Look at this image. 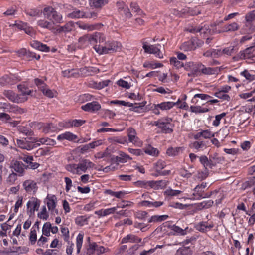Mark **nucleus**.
Returning a JSON list of instances; mask_svg holds the SVG:
<instances>
[{
  "mask_svg": "<svg viewBox=\"0 0 255 255\" xmlns=\"http://www.w3.org/2000/svg\"><path fill=\"white\" fill-rule=\"evenodd\" d=\"M121 43L115 41L105 42V45H95L93 48L100 55L113 53L119 51L121 49Z\"/></svg>",
  "mask_w": 255,
  "mask_h": 255,
  "instance_id": "nucleus-1",
  "label": "nucleus"
},
{
  "mask_svg": "<svg viewBox=\"0 0 255 255\" xmlns=\"http://www.w3.org/2000/svg\"><path fill=\"white\" fill-rule=\"evenodd\" d=\"M43 13L45 18L55 23H61L63 22L62 15L57 12L53 8L48 6L43 9Z\"/></svg>",
  "mask_w": 255,
  "mask_h": 255,
  "instance_id": "nucleus-2",
  "label": "nucleus"
},
{
  "mask_svg": "<svg viewBox=\"0 0 255 255\" xmlns=\"http://www.w3.org/2000/svg\"><path fill=\"white\" fill-rule=\"evenodd\" d=\"M204 42L201 40L196 38H192L186 41L180 46V49L184 51H191L195 50L197 47H201Z\"/></svg>",
  "mask_w": 255,
  "mask_h": 255,
  "instance_id": "nucleus-3",
  "label": "nucleus"
},
{
  "mask_svg": "<svg viewBox=\"0 0 255 255\" xmlns=\"http://www.w3.org/2000/svg\"><path fill=\"white\" fill-rule=\"evenodd\" d=\"M161 46L159 44L154 45H147L146 43L143 44L142 48L146 53L154 54L155 57L159 58H163V54L160 50Z\"/></svg>",
  "mask_w": 255,
  "mask_h": 255,
  "instance_id": "nucleus-4",
  "label": "nucleus"
},
{
  "mask_svg": "<svg viewBox=\"0 0 255 255\" xmlns=\"http://www.w3.org/2000/svg\"><path fill=\"white\" fill-rule=\"evenodd\" d=\"M41 201L37 198L32 197L26 204L27 213L29 216L34 215L35 212L37 211L39 208Z\"/></svg>",
  "mask_w": 255,
  "mask_h": 255,
  "instance_id": "nucleus-5",
  "label": "nucleus"
},
{
  "mask_svg": "<svg viewBox=\"0 0 255 255\" xmlns=\"http://www.w3.org/2000/svg\"><path fill=\"white\" fill-rule=\"evenodd\" d=\"M35 128L45 134L55 132L57 129V128L51 123H37L35 124Z\"/></svg>",
  "mask_w": 255,
  "mask_h": 255,
  "instance_id": "nucleus-6",
  "label": "nucleus"
},
{
  "mask_svg": "<svg viewBox=\"0 0 255 255\" xmlns=\"http://www.w3.org/2000/svg\"><path fill=\"white\" fill-rule=\"evenodd\" d=\"M196 66L199 71H201L203 74L208 75H217L222 69L221 67H207L201 63H197Z\"/></svg>",
  "mask_w": 255,
  "mask_h": 255,
  "instance_id": "nucleus-7",
  "label": "nucleus"
},
{
  "mask_svg": "<svg viewBox=\"0 0 255 255\" xmlns=\"http://www.w3.org/2000/svg\"><path fill=\"white\" fill-rule=\"evenodd\" d=\"M172 119L170 118H165L161 119L160 124L158 128L161 129V132L165 134L171 133L173 130L172 125L171 123Z\"/></svg>",
  "mask_w": 255,
  "mask_h": 255,
  "instance_id": "nucleus-8",
  "label": "nucleus"
},
{
  "mask_svg": "<svg viewBox=\"0 0 255 255\" xmlns=\"http://www.w3.org/2000/svg\"><path fill=\"white\" fill-rule=\"evenodd\" d=\"M10 26H16L18 29L23 30L25 33L31 36L35 34L33 28L30 26L27 23L21 21H15V23L11 25Z\"/></svg>",
  "mask_w": 255,
  "mask_h": 255,
  "instance_id": "nucleus-9",
  "label": "nucleus"
},
{
  "mask_svg": "<svg viewBox=\"0 0 255 255\" xmlns=\"http://www.w3.org/2000/svg\"><path fill=\"white\" fill-rule=\"evenodd\" d=\"M30 142L24 139H16V144L18 147L26 149L27 150H31L34 148H36L40 145V143Z\"/></svg>",
  "mask_w": 255,
  "mask_h": 255,
  "instance_id": "nucleus-10",
  "label": "nucleus"
},
{
  "mask_svg": "<svg viewBox=\"0 0 255 255\" xmlns=\"http://www.w3.org/2000/svg\"><path fill=\"white\" fill-rule=\"evenodd\" d=\"M68 16L71 18H91L96 17V13L94 12L86 13L82 11L76 9L68 14Z\"/></svg>",
  "mask_w": 255,
  "mask_h": 255,
  "instance_id": "nucleus-11",
  "label": "nucleus"
},
{
  "mask_svg": "<svg viewBox=\"0 0 255 255\" xmlns=\"http://www.w3.org/2000/svg\"><path fill=\"white\" fill-rule=\"evenodd\" d=\"M45 202L47 205L48 209L51 213L56 212L58 213V211L56 209L57 205V198L54 195L48 194L46 199Z\"/></svg>",
  "mask_w": 255,
  "mask_h": 255,
  "instance_id": "nucleus-12",
  "label": "nucleus"
},
{
  "mask_svg": "<svg viewBox=\"0 0 255 255\" xmlns=\"http://www.w3.org/2000/svg\"><path fill=\"white\" fill-rule=\"evenodd\" d=\"M77 164L78 175L86 172L88 169L92 168L94 166V164L87 159L83 160Z\"/></svg>",
  "mask_w": 255,
  "mask_h": 255,
  "instance_id": "nucleus-13",
  "label": "nucleus"
},
{
  "mask_svg": "<svg viewBox=\"0 0 255 255\" xmlns=\"http://www.w3.org/2000/svg\"><path fill=\"white\" fill-rule=\"evenodd\" d=\"M255 47V42L253 45L244 50L240 52L241 59H250L255 57V51L253 48Z\"/></svg>",
  "mask_w": 255,
  "mask_h": 255,
  "instance_id": "nucleus-14",
  "label": "nucleus"
},
{
  "mask_svg": "<svg viewBox=\"0 0 255 255\" xmlns=\"http://www.w3.org/2000/svg\"><path fill=\"white\" fill-rule=\"evenodd\" d=\"M128 136L130 142L137 146H141L142 142L136 136V132L134 129L131 128H129L128 129Z\"/></svg>",
  "mask_w": 255,
  "mask_h": 255,
  "instance_id": "nucleus-15",
  "label": "nucleus"
},
{
  "mask_svg": "<svg viewBox=\"0 0 255 255\" xmlns=\"http://www.w3.org/2000/svg\"><path fill=\"white\" fill-rule=\"evenodd\" d=\"M23 187L28 194H35L38 189L36 182L32 180L25 181Z\"/></svg>",
  "mask_w": 255,
  "mask_h": 255,
  "instance_id": "nucleus-16",
  "label": "nucleus"
},
{
  "mask_svg": "<svg viewBox=\"0 0 255 255\" xmlns=\"http://www.w3.org/2000/svg\"><path fill=\"white\" fill-rule=\"evenodd\" d=\"M17 88L20 93L18 94L19 98H22L21 103H24L28 100V96L32 93V90L23 85H18Z\"/></svg>",
  "mask_w": 255,
  "mask_h": 255,
  "instance_id": "nucleus-17",
  "label": "nucleus"
},
{
  "mask_svg": "<svg viewBox=\"0 0 255 255\" xmlns=\"http://www.w3.org/2000/svg\"><path fill=\"white\" fill-rule=\"evenodd\" d=\"M214 227L213 222L202 221L198 223L195 226L196 230L202 233H206L211 230Z\"/></svg>",
  "mask_w": 255,
  "mask_h": 255,
  "instance_id": "nucleus-18",
  "label": "nucleus"
},
{
  "mask_svg": "<svg viewBox=\"0 0 255 255\" xmlns=\"http://www.w3.org/2000/svg\"><path fill=\"white\" fill-rule=\"evenodd\" d=\"M163 204V201H156L153 199H151V200H143L139 203V205L142 207L156 208L160 207L162 206Z\"/></svg>",
  "mask_w": 255,
  "mask_h": 255,
  "instance_id": "nucleus-19",
  "label": "nucleus"
},
{
  "mask_svg": "<svg viewBox=\"0 0 255 255\" xmlns=\"http://www.w3.org/2000/svg\"><path fill=\"white\" fill-rule=\"evenodd\" d=\"M101 108V105L97 101H93L88 103L81 107L83 110L90 112H97L99 111Z\"/></svg>",
  "mask_w": 255,
  "mask_h": 255,
  "instance_id": "nucleus-20",
  "label": "nucleus"
},
{
  "mask_svg": "<svg viewBox=\"0 0 255 255\" xmlns=\"http://www.w3.org/2000/svg\"><path fill=\"white\" fill-rule=\"evenodd\" d=\"M3 94L9 101L13 103H21V101L23 100L22 98L18 97V94L10 90H4Z\"/></svg>",
  "mask_w": 255,
  "mask_h": 255,
  "instance_id": "nucleus-21",
  "label": "nucleus"
},
{
  "mask_svg": "<svg viewBox=\"0 0 255 255\" xmlns=\"http://www.w3.org/2000/svg\"><path fill=\"white\" fill-rule=\"evenodd\" d=\"M15 80L20 81V78L14 75L8 76L4 75L0 78V85L4 86L7 85H12L15 83Z\"/></svg>",
  "mask_w": 255,
  "mask_h": 255,
  "instance_id": "nucleus-22",
  "label": "nucleus"
},
{
  "mask_svg": "<svg viewBox=\"0 0 255 255\" xmlns=\"http://www.w3.org/2000/svg\"><path fill=\"white\" fill-rule=\"evenodd\" d=\"M132 158L130 156L126 154L125 153L120 151L119 155L117 156H113L111 157V162H115L118 164L119 163H125L128 161L131 160Z\"/></svg>",
  "mask_w": 255,
  "mask_h": 255,
  "instance_id": "nucleus-23",
  "label": "nucleus"
},
{
  "mask_svg": "<svg viewBox=\"0 0 255 255\" xmlns=\"http://www.w3.org/2000/svg\"><path fill=\"white\" fill-rule=\"evenodd\" d=\"M207 186V183L202 182L200 184L197 185L193 190L192 193L194 199L196 200H200V196L205 192V189Z\"/></svg>",
  "mask_w": 255,
  "mask_h": 255,
  "instance_id": "nucleus-24",
  "label": "nucleus"
},
{
  "mask_svg": "<svg viewBox=\"0 0 255 255\" xmlns=\"http://www.w3.org/2000/svg\"><path fill=\"white\" fill-rule=\"evenodd\" d=\"M73 28V24L72 22L67 23L64 26H59L55 27L54 26V30L53 33L55 34H59L61 33H66L71 31Z\"/></svg>",
  "mask_w": 255,
  "mask_h": 255,
  "instance_id": "nucleus-25",
  "label": "nucleus"
},
{
  "mask_svg": "<svg viewBox=\"0 0 255 255\" xmlns=\"http://www.w3.org/2000/svg\"><path fill=\"white\" fill-rule=\"evenodd\" d=\"M117 7L118 11L121 14H124L128 18H130L132 17V14L130 12L128 7L122 1H118L117 2Z\"/></svg>",
  "mask_w": 255,
  "mask_h": 255,
  "instance_id": "nucleus-26",
  "label": "nucleus"
},
{
  "mask_svg": "<svg viewBox=\"0 0 255 255\" xmlns=\"http://www.w3.org/2000/svg\"><path fill=\"white\" fill-rule=\"evenodd\" d=\"M208 141L199 139L192 142L190 147L197 151H203L207 147Z\"/></svg>",
  "mask_w": 255,
  "mask_h": 255,
  "instance_id": "nucleus-27",
  "label": "nucleus"
},
{
  "mask_svg": "<svg viewBox=\"0 0 255 255\" xmlns=\"http://www.w3.org/2000/svg\"><path fill=\"white\" fill-rule=\"evenodd\" d=\"M10 167L18 173L19 176L23 175L25 169L26 168L22 162L18 161H12Z\"/></svg>",
  "mask_w": 255,
  "mask_h": 255,
  "instance_id": "nucleus-28",
  "label": "nucleus"
},
{
  "mask_svg": "<svg viewBox=\"0 0 255 255\" xmlns=\"http://www.w3.org/2000/svg\"><path fill=\"white\" fill-rule=\"evenodd\" d=\"M214 136V133L212 132L210 130H201L200 132L194 134L193 137L195 140L200 139L201 137L204 139H210Z\"/></svg>",
  "mask_w": 255,
  "mask_h": 255,
  "instance_id": "nucleus-29",
  "label": "nucleus"
},
{
  "mask_svg": "<svg viewBox=\"0 0 255 255\" xmlns=\"http://www.w3.org/2000/svg\"><path fill=\"white\" fill-rule=\"evenodd\" d=\"M141 238L138 236L130 234L127 235L126 236L123 238L121 241L122 244L132 243H138L141 242Z\"/></svg>",
  "mask_w": 255,
  "mask_h": 255,
  "instance_id": "nucleus-30",
  "label": "nucleus"
},
{
  "mask_svg": "<svg viewBox=\"0 0 255 255\" xmlns=\"http://www.w3.org/2000/svg\"><path fill=\"white\" fill-rule=\"evenodd\" d=\"M77 138L78 137L76 135L74 134L72 132L66 131L58 135L57 139L59 141L67 140L69 141H73L77 139Z\"/></svg>",
  "mask_w": 255,
  "mask_h": 255,
  "instance_id": "nucleus-31",
  "label": "nucleus"
},
{
  "mask_svg": "<svg viewBox=\"0 0 255 255\" xmlns=\"http://www.w3.org/2000/svg\"><path fill=\"white\" fill-rule=\"evenodd\" d=\"M184 149V147H170L167 149L166 153L169 156H176L183 153Z\"/></svg>",
  "mask_w": 255,
  "mask_h": 255,
  "instance_id": "nucleus-32",
  "label": "nucleus"
},
{
  "mask_svg": "<svg viewBox=\"0 0 255 255\" xmlns=\"http://www.w3.org/2000/svg\"><path fill=\"white\" fill-rule=\"evenodd\" d=\"M224 161V158L219 156L217 153H215L209 156V162L210 168L216 166L217 164L221 163Z\"/></svg>",
  "mask_w": 255,
  "mask_h": 255,
  "instance_id": "nucleus-33",
  "label": "nucleus"
},
{
  "mask_svg": "<svg viewBox=\"0 0 255 255\" xmlns=\"http://www.w3.org/2000/svg\"><path fill=\"white\" fill-rule=\"evenodd\" d=\"M37 25L40 27L47 29L53 33L54 30V23L45 20H39L37 21Z\"/></svg>",
  "mask_w": 255,
  "mask_h": 255,
  "instance_id": "nucleus-34",
  "label": "nucleus"
},
{
  "mask_svg": "<svg viewBox=\"0 0 255 255\" xmlns=\"http://www.w3.org/2000/svg\"><path fill=\"white\" fill-rule=\"evenodd\" d=\"M33 141H34L35 143H40V145L46 144L48 145L54 146L56 144L55 140L48 137L40 138L39 140L37 139H34Z\"/></svg>",
  "mask_w": 255,
  "mask_h": 255,
  "instance_id": "nucleus-35",
  "label": "nucleus"
},
{
  "mask_svg": "<svg viewBox=\"0 0 255 255\" xmlns=\"http://www.w3.org/2000/svg\"><path fill=\"white\" fill-rule=\"evenodd\" d=\"M98 69L93 67H84L79 69L80 75L86 76L92 75V73L96 72Z\"/></svg>",
  "mask_w": 255,
  "mask_h": 255,
  "instance_id": "nucleus-36",
  "label": "nucleus"
},
{
  "mask_svg": "<svg viewBox=\"0 0 255 255\" xmlns=\"http://www.w3.org/2000/svg\"><path fill=\"white\" fill-rule=\"evenodd\" d=\"M77 46L80 49H83L90 45L87 34L80 37L78 39Z\"/></svg>",
  "mask_w": 255,
  "mask_h": 255,
  "instance_id": "nucleus-37",
  "label": "nucleus"
},
{
  "mask_svg": "<svg viewBox=\"0 0 255 255\" xmlns=\"http://www.w3.org/2000/svg\"><path fill=\"white\" fill-rule=\"evenodd\" d=\"M203 56L206 57L219 58L221 57L220 50L211 49L203 53Z\"/></svg>",
  "mask_w": 255,
  "mask_h": 255,
  "instance_id": "nucleus-38",
  "label": "nucleus"
},
{
  "mask_svg": "<svg viewBox=\"0 0 255 255\" xmlns=\"http://www.w3.org/2000/svg\"><path fill=\"white\" fill-rule=\"evenodd\" d=\"M133 184L137 187L148 189L151 188L152 182L151 181L138 180L134 182Z\"/></svg>",
  "mask_w": 255,
  "mask_h": 255,
  "instance_id": "nucleus-39",
  "label": "nucleus"
},
{
  "mask_svg": "<svg viewBox=\"0 0 255 255\" xmlns=\"http://www.w3.org/2000/svg\"><path fill=\"white\" fill-rule=\"evenodd\" d=\"M169 216L167 215H153L148 220V223H156L165 221L168 218Z\"/></svg>",
  "mask_w": 255,
  "mask_h": 255,
  "instance_id": "nucleus-40",
  "label": "nucleus"
},
{
  "mask_svg": "<svg viewBox=\"0 0 255 255\" xmlns=\"http://www.w3.org/2000/svg\"><path fill=\"white\" fill-rule=\"evenodd\" d=\"M197 98H200L201 100H206L207 101V100L211 98L212 97L211 96H210L208 94H203V93L196 94L194 95V97L192 99L191 103L193 104H197L198 102V100L197 99Z\"/></svg>",
  "mask_w": 255,
  "mask_h": 255,
  "instance_id": "nucleus-41",
  "label": "nucleus"
},
{
  "mask_svg": "<svg viewBox=\"0 0 255 255\" xmlns=\"http://www.w3.org/2000/svg\"><path fill=\"white\" fill-rule=\"evenodd\" d=\"M152 182V188H156V189H162L165 187L168 182L166 180H158V181H151Z\"/></svg>",
  "mask_w": 255,
  "mask_h": 255,
  "instance_id": "nucleus-42",
  "label": "nucleus"
},
{
  "mask_svg": "<svg viewBox=\"0 0 255 255\" xmlns=\"http://www.w3.org/2000/svg\"><path fill=\"white\" fill-rule=\"evenodd\" d=\"M144 152L152 156H157L159 154V151L156 148H154L151 145H148L144 148Z\"/></svg>",
  "mask_w": 255,
  "mask_h": 255,
  "instance_id": "nucleus-43",
  "label": "nucleus"
},
{
  "mask_svg": "<svg viewBox=\"0 0 255 255\" xmlns=\"http://www.w3.org/2000/svg\"><path fill=\"white\" fill-rule=\"evenodd\" d=\"M84 234L79 233L76 237V253L79 255L83 244Z\"/></svg>",
  "mask_w": 255,
  "mask_h": 255,
  "instance_id": "nucleus-44",
  "label": "nucleus"
},
{
  "mask_svg": "<svg viewBox=\"0 0 255 255\" xmlns=\"http://www.w3.org/2000/svg\"><path fill=\"white\" fill-rule=\"evenodd\" d=\"M190 110L191 112L195 113H204L209 111V109L206 107H202L200 106H191Z\"/></svg>",
  "mask_w": 255,
  "mask_h": 255,
  "instance_id": "nucleus-45",
  "label": "nucleus"
},
{
  "mask_svg": "<svg viewBox=\"0 0 255 255\" xmlns=\"http://www.w3.org/2000/svg\"><path fill=\"white\" fill-rule=\"evenodd\" d=\"M78 25L80 29L87 30V31H92L96 29L97 27V25L96 24L89 23H79Z\"/></svg>",
  "mask_w": 255,
  "mask_h": 255,
  "instance_id": "nucleus-46",
  "label": "nucleus"
},
{
  "mask_svg": "<svg viewBox=\"0 0 255 255\" xmlns=\"http://www.w3.org/2000/svg\"><path fill=\"white\" fill-rule=\"evenodd\" d=\"M91 6L96 8L101 7L107 3V0H89Z\"/></svg>",
  "mask_w": 255,
  "mask_h": 255,
  "instance_id": "nucleus-47",
  "label": "nucleus"
},
{
  "mask_svg": "<svg viewBox=\"0 0 255 255\" xmlns=\"http://www.w3.org/2000/svg\"><path fill=\"white\" fill-rule=\"evenodd\" d=\"M41 91L42 92L43 95H44L45 96L52 98L55 97L57 94L56 92L48 88L47 85L45 86L44 88H43Z\"/></svg>",
  "mask_w": 255,
  "mask_h": 255,
  "instance_id": "nucleus-48",
  "label": "nucleus"
},
{
  "mask_svg": "<svg viewBox=\"0 0 255 255\" xmlns=\"http://www.w3.org/2000/svg\"><path fill=\"white\" fill-rule=\"evenodd\" d=\"M191 32H200L201 34H206L210 32L208 25H205L204 26L198 27L190 30Z\"/></svg>",
  "mask_w": 255,
  "mask_h": 255,
  "instance_id": "nucleus-49",
  "label": "nucleus"
},
{
  "mask_svg": "<svg viewBox=\"0 0 255 255\" xmlns=\"http://www.w3.org/2000/svg\"><path fill=\"white\" fill-rule=\"evenodd\" d=\"M239 29V25L236 22L226 24L224 26V32L235 31Z\"/></svg>",
  "mask_w": 255,
  "mask_h": 255,
  "instance_id": "nucleus-50",
  "label": "nucleus"
},
{
  "mask_svg": "<svg viewBox=\"0 0 255 255\" xmlns=\"http://www.w3.org/2000/svg\"><path fill=\"white\" fill-rule=\"evenodd\" d=\"M166 166V162L162 160H158L156 163L154 164V168L157 173L164 169Z\"/></svg>",
  "mask_w": 255,
  "mask_h": 255,
  "instance_id": "nucleus-51",
  "label": "nucleus"
},
{
  "mask_svg": "<svg viewBox=\"0 0 255 255\" xmlns=\"http://www.w3.org/2000/svg\"><path fill=\"white\" fill-rule=\"evenodd\" d=\"M75 223L79 226H83L88 224V218L86 216H79L76 218Z\"/></svg>",
  "mask_w": 255,
  "mask_h": 255,
  "instance_id": "nucleus-52",
  "label": "nucleus"
},
{
  "mask_svg": "<svg viewBox=\"0 0 255 255\" xmlns=\"http://www.w3.org/2000/svg\"><path fill=\"white\" fill-rule=\"evenodd\" d=\"M234 46H230L228 47H225L223 49H220L221 56L224 54L227 56H231L234 51Z\"/></svg>",
  "mask_w": 255,
  "mask_h": 255,
  "instance_id": "nucleus-53",
  "label": "nucleus"
},
{
  "mask_svg": "<svg viewBox=\"0 0 255 255\" xmlns=\"http://www.w3.org/2000/svg\"><path fill=\"white\" fill-rule=\"evenodd\" d=\"M95 254L100 255L109 251V249L105 248L104 246L98 245L95 242Z\"/></svg>",
  "mask_w": 255,
  "mask_h": 255,
  "instance_id": "nucleus-54",
  "label": "nucleus"
},
{
  "mask_svg": "<svg viewBox=\"0 0 255 255\" xmlns=\"http://www.w3.org/2000/svg\"><path fill=\"white\" fill-rule=\"evenodd\" d=\"M18 131L27 136H31L33 134V131L30 128L24 126H19L18 127Z\"/></svg>",
  "mask_w": 255,
  "mask_h": 255,
  "instance_id": "nucleus-55",
  "label": "nucleus"
},
{
  "mask_svg": "<svg viewBox=\"0 0 255 255\" xmlns=\"http://www.w3.org/2000/svg\"><path fill=\"white\" fill-rule=\"evenodd\" d=\"M27 15L31 17L39 16L42 13V11L37 9H30L25 11Z\"/></svg>",
  "mask_w": 255,
  "mask_h": 255,
  "instance_id": "nucleus-56",
  "label": "nucleus"
},
{
  "mask_svg": "<svg viewBox=\"0 0 255 255\" xmlns=\"http://www.w3.org/2000/svg\"><path fill=\"white\" fill-rule=\"evenodd\" d=\"M214 95L216 97L224 100L229 101L230 100V97L228 94H225L220 90L214 93Z\"/></svg>",
  "mask_w": 255,
  "mask_h": 255,
  "instance_id": "nucleus-57",
  "label": "nucleus"
},
{
  "mask_svg": "<svg viewBox=\"0 0 255 255\" xmlns=\"http://www.w3.org/2000/svg\"><path fill=\"white\" fill-rule=\"evenodd\" d=\"M199 161L200 163L203 165L205 168H207L208 167L210 168L209 158H208L205 155H202L199 157Z\"/></svg>",
  "mask_w": 255,
  "mask_h": 255,
  "instance_id": "nucleus-58",
  "label": "nucleus"
},
{
  "mask_svg": "<svg viewBox=\"0 0 255 255\" xmlns=\"http://www.w3.org/2000/svg\"><path fill=\"white\" fill-rule=\"evenodd\" d=\"M226 113L223 112L219 115H217L215 117V120L212 122L213 126L217 127L220 125L221 120L225 117Z\"/></svg>",
  "mask_w": 255,
  "mask_h": 255,
  "instance_id": "nucleus-59",
  "label": "nucleus"
},
{
  "mask_svg": "<svg viewBox=\"0 0 255 255\" xmlns=\"http://www.w3.org/2000/svg\"><path fill=\"white\" fill-rule=\"evenodd\" d=\"M240 75L250 82L255 79V75L250 74L247 70H245L241 72Z\"/></svg>",
  "mask_w": 255,
  "mask_h": 255,
  "instance_id": "nucleus-60",
  "label": "nucleus"
},
{
  "mask_svg": "<svg viewBox=\"0 0 255 255\" xmlns=\"http://www.w3.org/2000/svg\"><path fill=\"white\" fill-rule=\"evenodd\" d=\"M229 134V130L227 126L222 128L218 132L219 137H222L223 139L225 138Z\"/></svg>",
  "mask_w": 255,
  "mask_h": 255,
  "instance_id": "nucleus-61",
  "label": "nucleus"
},
{
  "mask_svg": "<svg viewBox=\"0 0 255 255\" xmlns=\"http://www.w3.org/2000/svg\"><path fill=\"white\" fill-rule=\"evenodd\" d=\"M170 63L171 65L175 66L176 68H180L183 66V62L180 61L176 57H171L170 59Z\"/></svg>",
  "mask_w": 255,
  "mask_h": 255,
  "instance_id": "nucleus-62",
  "label": "nucleus"
},
{
  "mask_svg": "<svg viewBox=\"0 0 255 255\" xmlns=\"http://www.w3.org/2000/svg\"><path fill=\"white\" fill-rule=\"evenodd\" d=\"M150 110L152 111V113L155 115H159L160 114V110L162 111V108L160 103L157 104H154L150 107Z\"/></svg>",
  "mask_w": 255,
  "mask_h": 255,
  "instance_id": "nucleus-63",
  "label": "nucleus"
},
{
  "mask_svg": "<svg viewBox=\"0 0 255 255\" xmlns=\"http://www.w3.org/2000/svg\"><path fill=\"white\" fill-rule=\"evenodd\" d=\"M77 164H69L66 166V169L74 174H78V169Z\"/></svg>",
  "mask_w": 255,
  "mask_h": 255,
  "instance_id": "nucleus-64",
  "label": "nucleus"
}]
</instances>
